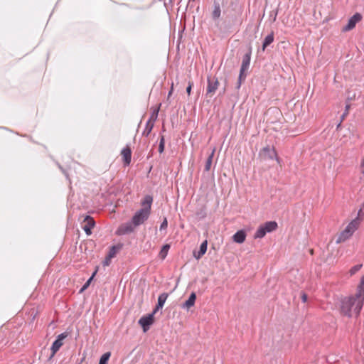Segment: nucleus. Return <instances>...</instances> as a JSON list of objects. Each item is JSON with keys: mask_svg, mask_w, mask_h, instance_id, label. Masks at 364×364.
Segmentation results:
<instances>
[{"mask_svg": "<svg viewBox=\"0 0 364 364\" xmlns=\"http://www.w3.org/2000/svg\"><path fill=\"white\" fill-rule=\"evenodd\" d=\"M196 299V294L194 292H192L188 299L182 304V308L183 309H190L193 306H194Z\"/></svg>", "mask_w": 364, "mask_h": 364, "instance_id": "nucleus-16", "label": "nucleus"}, {"mask_svg": "<svg viewBox=\"0 0 364 364\" xmlns=\"http://www.w3.org/2000/svg\"><path fill=\"white\" fill-rule=\"evenodd\" d=\"M111 356L110 352L104 353L100 358L99 364H107V362Z\"/></svg>", "mask_w": 364, "mask_h": 364, "instance_id": "nucleus-28", "label": "nucleus"}, {"mask_svg": "<svg viewBox=\"0 0 364 364\" xmlns=\"http://www.w3.org/2000/svg\"><path fill=\"white\" fill-rule=\"evenodd\" d=\"M364 216V213L363 210L360 208L358 212V216L355 218H358V222L360 223V218Z\"/></svg>", "mask_w": 364, "mask_h": 364, "instance_id": "nucleus-35", "label": "nucleus"}, {"mask_svg": "<svg viewBox=\"0 0 364 364\" xmlns=\"http://www.w3.org/2000/svg\"><path fill=\"white\" fill-rule=\"evenodd\" d=\"M161 105V104L160 103L158 107H156V109H154L152 111V112H151V114L150 115V117L149 119V120H150L151 122H154H154L157 119Z\"/></svg>", "mask_w": 364, "mask_h": 364, "instance_id": "nucleus-25", "label": "nucleus"}, {"mask_svg": "<svg viewBox=\"0 0 364 364\" xmlns=\"http://www.w3.org/2000/svg\"><path fill=\"white\" fill-rule=\"evenodd\" d=\"M111 259H108V255L106 256L104 262H103V265L104 266H109V264H110V262H111Z\"/></svg>", "mask_w": 364, "mask_h": 364, "instance_id": "nucleus-36", "label": "nucleus"}, {"mask_svg": "<svg viewBox=\"0 0 364 364\" xmlns=\"http://www.w3.org/2000/svg\"><path fill=\"white\" fill-rule=\"evenodd\" d=\"M59 168L62 170L63 173L65 175V176L67 178H68V176L67 174V173L65 172V171L63 168V167L60 166V165H58Z\"/></svg>", "mask_w": 364, "mask_h": 364, "instance_id": "nucleus-41", "label": "nucleus"}, {"mask_svg": "<svg viewBox=\"0 0 364 364\" xmlns=\"http://www.w3.org/2000/svg\"><path fill=\"white\" fill-rule=\"evenodd\" d=\"M149 215L150 214L148 213L146 210L139 209L133 215L132 221L134 225L137 227L142 225L146 220H147Z\"/></svg>", "mask_w": 364, "mask_h": 364, "instance_id": "nucleus-4", "label": "nucleus"}, {"mask_svg": "<svg viewBox=\"0 0 364 364\" xmlns=\"http://www.w3.org/2000/svg\"><path fill=\"white\" fill-rule=\"evenodd\" d=\"M266 232H271L277 228V223L275 221H268L262 225Z\"/></svg>", "mask_w": 364, "mask_h": 364, "instance_id": "nucleus-19", "label": "nucleus"}, {"mask_svg": "<svg viewBox=\"0 0 364 364\" xmlns=\"http://www.w3.org/2000/svg\"><path fill=\"white\" fill-rule=\"evenodd\" d=\"M245 78H246L245 76H242L241 75H239L238 80L239 81H244L245 80Z\"/></svg>", "mask_w": 364, "mask_h": 364, "instance_id": "nucleus-40", "label": "nucleus"}, {"mask_svg": "<svg viewBox=\"0 0 364 364\" xmlns=\"http://www.w3.org/2000/svg\"><path fill=\"white\" fill-rule=\"evenodd\" d=\"M192 86H193V82L189 81L188 85L186 87V92L188 95H191Z\"/></svg>", "mask_w": 364, "mask_h": 364, "instance_id": "nucleus-34", "label": "nucleus"}, {"mask_svg": "<svg viewBox=\"0 0 364 364\" xmlns=\"http://www.w3.org/2000/svg\"><path fill=\"white\" fill-rule=\"evenodd\" d=\"M168 296V293H162L158 297L157 304L156 305L154 309L153 310L152 313L154 314H156L158 311L161 309Z\"/></svg>", "mask_w": 364, "mask_h": 364, "instance_id": "nucleus-11", "label": "nucleus"}, {"mask_svg": "<svg viewBox=\"0 0 364 364\" xmlns=\"http://www.w3.org/2000/svg\"><path fill=\"white\" fill-rule=\"evenodd\" d=\"M173 84L172 83V85H171V90L170 91L168 92V99L170 97V96L171 95L172 92H173Z\"/></svg>", "mask_w": 364, "mask_h": 364, "instance_id": "nucleus-39", "label": "nucleus"}, {"mask_svg": "<svg viewBox=\"0 0 364 364\" xmlns=\"http://www.w3.org/2000/svg\"><path fill=\"white\" fill-rule=\"evenodd\" d=\"M164 146H165V139L164 136H161L159 141V152L163 153L164 151Z\"/></svg>", "mask_w": 364, "mask_h": 364, "instance_id": "nucleus-30", "label": "nucleus"}, {"mask_svg": "<svg viewBox=\"0 0 364 364\" xmlns=\"http://www.w3.org/2000/svg\"><path fill=\"white\" fill-rule=\"evenodd\" d=\"M362 267V264H356L355 266H353L350 269V275H353L355 274L357 272H358Z\"/></svg>", "mask_w": 364, "mask_h": 364, "instance_id": "nucleus-31", "label": "nucleus"}, {"mask_svg": "<svg viewBox=\"0 0 364 364\" xmlns=\"http://www.w3.org/2000/svg\"><path fill=\"white\" fill-rule=\"evenodd\" d=\"M169 249H170V245L166 244V245H163V247L159 252V256L161 259L166 258Z\"/></svg>", "mask_w": 364, "mask_h": 364, "instance_id": "nucleus-27", "label": "nucleus"}, {"mask_svg": "<svg viewBox=\"0 0 364 364\" xmlns=\"http://www.w3.org/2000/svg\"><path fill=\"white\" fill-rule=\"evenodd\" d=\"M135 226L133 222L131 220L126 223L122 224L117 230L116 234L117 235H124L132 233L134 231Z\"/></svg>", "mask_w": 364, "mask_h": 364, "instance_id": "nucleus-6", "label": "nucleus"}, {"mask_svg": "<svg viewBox=\"0 0 364 364\" xmlns=\"http://www.w3.org/2000/svg\"><path fill=\"white\" fill-rule=\"evenodd\" d=\"M267 234L266 231L264 230V228L262 227V225H261L258 229L257 230V231L255 232V235H254V237L255 239H257V238H262L265 236V235Z\"/></svg>", "mask_w": 364, "mask_h": 364, "instance_id": "nucleus-24", "label": "nucleus"}, {"mask_svg": "<svg viewBox=\"0 0 364 364\" xmlns=\"http://www.w3.org/2000/svg\"><path fill=\"white\" fill-rule=\"evenodd\" d=\"M359 225L358 218L353 219L338 235L336 243H341L348 239L357 230Z\"/></svg>", "mask_w": 364, "mask_h": 364, "instance_id": "nucleus-2", "label": "nucleus"}, {"mask_svg": "<svg viewBox=\"0 0 364 364\" xmlns=\"http://www.w3.org/2000/svg\"><path fill=\"white\" fill-rule=\"evenodd\" d=\"M361 19L362 15L359 13H355L349 18L348 23L343 27V31H348L352 30Z\"/></svg>", "mask_w": 364, "mask_h": 364, "instance_id": "nucleus-9", "label": "nucleus"}, {"mask_svg": "<svg viewBox=\"0 0 364 364\" xmlns=\"http://www.w3.org/2000/svg\"><path fill=\"white\" fill-rule=\"evenodd\" d=\"M153 202V197L150 195H146L141 202V210H146L148 213H151V207Z\"/></svg>", "mask_w": 364, "mask_h": 364, "instance_id": "nucleus-12", "label": "nucleus"}, {"mask_svg": "<svg viewBox=\"0 0 364 364\" xmlns=\"http://www.w3.org/2000/svg\"><path fill=\"white\" fill-rule=\"evenodd\" d=\"M361 166L363 168V172L364 173V158H363V160L362 161Z\"/></svg>", "mask_w": 364, "mask_h": 364, "instance_id": "nucleus-43", "label": "nucleus"}, {"mask_svg": "<svg viewBox=\"0 0 364 364\" xmlns=\"http://www.w3.org/2000/svg\"><path fill=\"white\" fill-rule=\"evenodd\" d=\"M242 82V81H239V80L237 81V87H236L237 89H240Z\"/></svg>", "mask_w": 364, "mask_h": 364, "instance_id": "nucleus-42", "label": "nucleus"}, {"mask_svg": "<svg viewBox=\"0 0 364 364\" xmlns=\"http://www.w3.org/2000/svg\"><path fill=\"white\" fill-rule=\"evenodd\" d=\"M221 13L220 7L219 4H214V9L212 13V16L213 19H217L220 17Z\"/></svg>", "mask_w": 364, "mask_h": 364, "instance_id": "nucleus-23", "label": "nucleus"}, {"mask_svg": "<svg viewBox=\"0 0 364 364\" xmlns=\"http://www.w3.org/2000/svg\"><path fill=\"white\" fill-rule=\"evenodd\" d=\"M247 70L246 69H243L240 68V74L239 75H241L242 76H247V75L245 74V72L247 71Z\"/></svg>", "mask_w": 364, "mask_h": 364, "instance_id": "nucleus-37", "label": "nucleus"}, {"mask_svg": "<svg viewBox=\"0 0 364 364\" xmlns=\"http://www.w3.org/2000/svg\"><path fill=\"white\" fill-rule=\"evenodd\" d=\"M125 164L129 165L132 159V151L129 147L126 146L122 151Z\"/></svg>", "mask_w": 364, "mask_h": 364, "instance_id": "nucleus-17", "label": "nucleus"}, {"mask_svg": "<svg viewBox=\"0 0 364 364\" xmlns=\"http://www.w3.org/2000/svg\"><path fill=\"white\" fill-rule=\"evenodd\" d=\"M154 315L153 313L149 314L142 316L138 321L139 324L141 326L143 331L146 333L150 326L154 323Z\"/></svg>", "mask_w": 364, "mask_h": 364, "instance_id": "nucleus-5", "label": "nucleus"}, {"mask_svg": "<svg viewBox=\"0 0 364 364\" xmlns=\"http://www.w3.org/2000/svg\"><path fill=\"white\" fill-rule=\"evenodd\" d=\"M97 269H96L93 274H92V276L87 279V281L84 284V285L82 286V289H80V291H82L84 290H85L90 284L92 280L93 279L95 275L97 274Z\"/></svg>", "mask_w": 364, "mask_h": 364, "instance_id": "nucleus-29", "label": "nucleus"}, {"mask_svg": "<svg viewBox=\"0 0 364 364\" xmlns=\"http://www.w3.org/2000/svg\"><path fill=\"white\" fill-rule=\"evenodd\" d=\"M363 302L364 299L356 294L345 297L341 301V313L348 317L358 316L362 309Z\"/></svg>", "mask_w": 364, "mask_h": 364, "instance_id": "nucleus-1", "label": "nucleus"}, {"mask_svg": "<svg viewBox=\"0 0 364 364\" xmlns=\"http://www.w3.org/2000/svg\"><path fill=\"white\" fill-rule=\"evenodd\" d=\"M301 300L303 302H306L307 301V295L305 293L302 294Z\"/></svg>", "mask_w": 364, "mask_h": 364, "instance_id": "nucleus-38", "label": "nucleus"}, {"mask_svg": "<svg viewBox=\"0 0 364 364\" xmlns=\"http://www.w3.org/2000/svg\"><path fill=\"white\" fill-rule=\"evenodd\" d=\"M251 54H252V48L250 47L248 52L245 54L242 58L241 68L248 70L250 65L251 60Z\"/></svg>", "mask_w": 364, "mask_h": 364, "instance_id": "nucleus-13", "label": "nucleus"}, {"mask_svg": "<svg viewBox=\"0 0 364 364\" xmlns=\"http://www.w3.org/2000/svg\"><path fill=\"white\" fill-rule=\"evenodd\" d=\"M264 159H275L279 164H281L282 160L277 156V154L274 147L267 146L264 147L259 154Z\"/></svg>", "mask_w": 364, "mask_h": 364, "instance_id": "nucleus-3", "label": "nucleus"}, {"mask_svg": "<svg viewBox=\"0 0 364 364\" xmlns=\"http://www.w3.org/2000/svg\"><path fill=\"white\" fill-rule=\"evenodd\" d=\"M358 296L362 297L364 299V275L360 279V282L358 286L357 292L355 294Z\"/></svg>", "mask_w": 364, "mask_h": 364, "instance_id": "nucleus-21", "label": "nucleus"}, {"mask_svg": "<svg viewBox=\"0 0 364 364\" xmlns=\"http://www.w3.org/2000/svg\"><path fill=\"white\" fill-rule=\"evenodd\" d=\"M350 109V105H346V107H345V111L343 112V114H342L341 116V119L342 120L347 116V114H348V110Z\"/></svg>", "mask_w": 364, "mask_h": 364, "instance_id": "nucleus-33", "label": "nucleus"}, {"mask_svg": "<svg viewBox=\"0 0 364 364\" xmlns=\"http://www.w3.org/2000/svg\"><path fill=\"white\" fill-rule=\"evenodd\" d=\"M123 247V244L119 243L117 245H113L109 248V250L108 252V259H112L114 257H115L117 252L122 250Z\"/></svg>", "mask_w": 364, "mask_h": 364, "instance_id": "nucleus-18", "label": "nucleus"}, {"mask_svg": "<svg viewBox=\"0 0 364 364\" xmlns=\"http://www.w3.org/2000/svg\"><path fill=\"white\" fill-rule=\"evenodd\" d=\"M218 86L219 82L216 77H208L206 96L210 95L211 97L218 90Z\"/></svg>", "mask_w": 364, "mask_h": 364, "instance_id": "nucleus-7", "label": "nucleus"}, {"mask_svg": "<svg viewBox=\"0 0 364 364\" xmlns=\"http://www.w3.org/2000/svg\"><path fill=\"white\" fill-rule=\"evenodd\" d=\"M274 41V33L272 32L269 35H267L262 43V50L264 51L266 48L269 46Z\"/></svg>", "mask_w": 364, "mask_h": 364, "instance_id": "nucleus-20", "label": "nucleus"}, {"mask_svg": "<svg viewBox=\"0 0 364 364\" xmlns=\"http://www.w3.org/2000/svg\"><path fill=\"white\" fill-rule=\"evenodd\" d=\"M215 150H213L211 154L208 156V159H206L205 164V171H208L210 169V166L213 162V159L214 156Z\"/></svg>", "mask_w": 364, "mask_h": 364, "instance_id": "nucleus-26", "label": "nucleus"}, {"mask_svg": "<svg viewBox=\"0 0 364 364\" xmlns=\"http://www.w3.org/2000/svg\"><path fill=\"white\" fill-rule=\"evenodd\" d=\"M84 223H85V225L82 227L84 231L85 232V233L87 235H91L92 234L91 230L95 225V222L94 219L92 217L87 215L84 219Z\"/></svg>", "mask_w": 364, "mask_h": 364, "instance_id": "nucleus-10", "label": "nucleus"}, {"mask_svg": "<svg viewBox=\"0 0 364 364\" xmlns=\"http://www.w3.org/2000/svg\"><path fill=\"white\" fill-rule=\"evenodd\" d=\"M173 0H170V2H172Z\"/></svg>", "mask_w": 364, "mask_h": 364, "instance_id": "nucleus-44", "label": "nucleus"}, {"mask_svg": "<svg viewBox=\"0 0 364 364\" xmlns=\"http://www.w3.org/2000/svg\"><path fill=\"white\" fill-rule=\"evenodd\" d=\"M167 226H168V221H167V219L165 218L160 225V230H166L167 228Z\"/></svg>", "mask_w": 364, "mask_h": 364, "instance_id": "nucleus-32", "label": "nucleus"}, {"mask_svg": "<svg viewBox=\"0 0 364 364\" xmlns=\"http://www.w3.org/2000/svg\"><path fill=\"white\" fill-rule=\"evenodd\" d=\"M68 336L67 333H62L58 336L57 338L53 341L50 350L53 355L58 351L60 348L63 346V341Z\"/></svg>", "mask_w": 364, "mask_h": 364, "instance_id": "nucleus-8", "label": "nucleus"}, {"mask_svg": "<svg viewBox=\"0 0 364 364\" xmlns=\"http://www.w3.org/2000/svg\"><path fill=\"white\" fill-rule=\"evenodd\" d=\"M208 247V242L207 240L203 241L200 245L198 252H193V256L196 259H200L206 252Z\"/></svg>", "mask_w": 364, "mask_h": 364, "instance_id": "nucleus-14", "label": "nucleus"}, {"mask_svg": "<svg viewBox=\"0 0 364 364\" xmlns=\"http://www.w3.org/2000/svg\"><path fill=\"white\" fill-rule=\"evenodd\" d=\"M245 238L246 233L242 230H238L232 236L233 241L239 244L242 243L245 240Z\"/></svg>", "mask_w": 364, "mask_h": 364, "instance_id": "nucleus-15", "label": "nucleus"}, {"mask_svg": "<svg viewBox=\"0 0 364 364\" xmlns=\"http://www.w3.org/2000/svg\"><path fill=\"white\" fill-rule=\"evenodd\" d=\"M154 126V122H151L150 120H148L146 124L145 129L142 133L143 135L148 136L149 134L151 133V130L153 129V127Z\"/></svg>", "mask_w": 364, "mask_h": 364, "instance_id": "nucleus-22", "label": "nucleus"}]
</instances>
